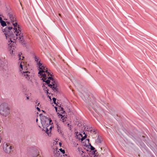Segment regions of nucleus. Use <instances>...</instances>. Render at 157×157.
<instances>
[{"label": "nucleus", "mask_w": 157, "mask_h": 157, "mask_svg": "<svg viewBox=\"0 0 157 157\" xmlns=\"http://www.w3.org/2000/svg\"><path fill=\"white\" fill-rule=\"evenodd\" d=\"M86 135H85L83 137H82V138L81 139V140L82 141L84 139H85L86 138Z\"/></svg>", "instance_id": "4be33fe9"}, {"label": "nucleus", "mask_w": 157, "mask_h": 157, "mask_svg": "<svg viewBox=\"0 0 157 157\" xmlns=\"http://www.w3.org/2000/svg\"><path fill=\"white\" fill-rule=\"evenodd\" d=\"M2 17H0V22L2 21Z\"/></svg>", "instance_id": "a878e982"}, {"label": "nucleus", "mask_w": 157, "mask_h": 157, "mask_svg": "<svg viewBox=\"0 0 157 157\" xmlns=\"http://www.w3.org/2000/svg\"><path fill=\"white\" fill-rule=\"evenodd\" d=\"M59 118H60V120L62 121L63 122H64L65 120V117H64V116H63L62 114H59Z\"/></svg>", "instance_id": "4468645a"}, {"label": "nucleus", "mask_w": 157, "mask_h": 157, "mask_svg": "<svg viewBox=\"0 0 157 157\" xmlns=\"http://www.w3.org/2000/svg\"><path fill=\"white\" fill-rule=\"evenodd\" d=\"M31 94L30 93L28 94H25V96L27 100H30L31 98Z\"/></svg>", "instance_id": "2eb2a0df"}, {"label": "nucleus", "mask_w": 157, "mask_h": 157, "mask_svg": "<svg viewBox=\"0 0 157 157\" xmlns=\"http://www.w3.org/2000/svg\"><path fill=\"white\" fill-rule=\"evenodd\" d=\"M23 39H24L23 36ZM6 39L7 40H8L9 42H10V41H11V42H14V41H13V40H18L20 42H21L22 43H23L24 42V39H23V40L22 41H20V40H19L18 39H12V38L11 39V38H10V37L9 38L8 37L7 39Z\"/></svg>", "instance_id": "f8f14e48"}, {"label": "nucleus", "mask_w": 157, "mask_h": 157, "mask_svg": "<svg viewBox=\"0 0 157 157\" xmlns=\"http://www.w3.org/2000/svg\"><path fill=\"white\" fill-rule=\"evenodd\" d=\"M57 130L59 134H62L61 130V128L59 125H57Z\"/></svg>", "instance_id": "dca6fc26"}, {"label": "nucleus", "mask_w": 157, "mask_h": 157, "mask_svg": "<svg viewBox=\"0 0 157 157\" xmlns=\"http://www.w3.org/2000/svg\"><path fill=\"white\" fill-rule=\"evenodd\" d=\"M44 90L45 93H46L48 95V94H50L48 92V89H47V88H44Z\"/></svg>", "instance_id": "a211bd4d"}, {"label": "nucleus", "mask_w": 157, "mask_h": 157, "mask_svg": "<svg viewBox=\"0 0 157 157\" xmlns=\"http://www.w3.org/2000/svg\"><path fill=\"white\" fill-rule=\"evenodd\" d=\"M61 109H62V111H63V112H64V111H63V108H61Z\"/></svg>", "instance_id": "c85d7f7f"}, {"label": "nucleus", "mask_w": 157, "mask_h": 157, "mask_svg": "<svg viewBox=\"0 0 157 157\" xmlns=\"http://www.w3.org/2000/svg\"><path fill=\"white\" fill-rule=\"evenodd\" d=\"M59 16H61V14L60 13H59Z\"/></svg>", "instance_id": "72a5a7b5"}, {"label": "nucleus", "mask_w": 157, "mask_h": 157, "mask_svg": "<svg viewBox=\"0 0 157 157\" xmlns=\"http://www.w3.org/2000/svg\"><path fill=\"white\" fill-rule=\"evenodd\" d=\"M39 154V151L37 150H36L33 151L32 155L33 157H37Z\"/></svg>", "instance_id": "9b49d317"}, {"label": "nucleus", "mask_w": 157, "mask_h": 157, "mask_svg": "<svg viewBox=\"0 0 157 157\" xmlns=\"http://www.w3.org/2000/svg\"><path fill=\"white\" fill-rule=\"evenodd\" d=\"M77 151L78 152V154L80 155L82 157H83L85 156V153H84L82 149L81 148L78 147L77 150Z\"/></svg>", "instance_id": "9d476101"}, {"label": "nucleus", "mask_w": 157, "mask_h": 157, "mask_svg": "<svg viewBox=\"0 0 157 157\" xmlns=\"http://www.w3.org/2000/svg\"><path fill=\"white\" fill-rule=\"evenodd\" d=\"M9 22H8L7 23V24H9Z\"/></svg>", "instance_id": "f704fd0d"}, {"label": "nucleus", "mask_w": 157, "mask_h": 157, "mask_svg": "<svg viewBox=\"0 0 157 157\" xmlns=\"http://www.w3.org/2000/svg\"><path fill=\"white\" fill-rule=\"evenodd\" d=\"M102 140V138L99 136H98L97 139L96 140V142L97 144L101 143Z\"/></svg>", "instance_id": "ddd939ff"}, {"label": "nucleus", "mask_w": 157, "mask_h": 157, "mask_svg": "<svg viewBox=\"0 0 157 157\" xmlns=\"http://www.w3.org/2000/svg\"><path fill=\"white\" fill-rule=\"evenodd\" d=\"M59 150L63 154H64L65 153V151H64V150H63L61 148H60V149H59Z\"/></svg>", "instance_id": "412c9836"}, {"label": "nucleus", "mask_w": 157, "mask_h": 157, "mask_svg": "<svg viewBox=\"0 0 157 157\" xmlns=\"http://www.w3.org/2000/svg\"><path fill=\"white\" fill-rule=\"evenodd\" d=\"M52 100H53V101L54 103V104H56V98H53V99H52Z\"/></svg>", "instance_id": "5701e85b"}, {"label": "nucleus", "mask_w": 157, "mask_h": 157, "mask_svg": "<svg viewBox=\"0 0 157 157\" xmlns=\"http://www.w3.org/2000/svg\"><path fill=\"white\" fill-rule=\"evenodd\" d=\"M37 66L39 71L38 74L41 76L40 77H43L45 79H46L47 78L49 79L51 78L49 75L51 76L52 74L50 72L48 71L47 68L44 65L40 62V60L37 63Z\"/></svg>", "instance_id": "f03ea898"}, {"label": "nucleus", "mask_w": 157, "mask_h": 157, "mask_svg": "<svg viewBox=\"0 0 157 157\" xmlns=\"http://www.w3.org/2000/svg\"><path fill=\"white\" fill-rule=\"evenodd\" d=\"M90 131H91V132H95V131H93L92 130H90Z\"/></svg>", "instance_id": "c756f323"}, {"label": "nucleus", "mask_w": 157, "mask_h": 157, "mask_svg": "<svg viewBox=\"0 0 157 157\" xmlns=\"http://www.w3.org/2000/svg\"><path fill=\"white\" fill-rule=\"evenodd\" d=\"M41 124L44 128L47 127L50 124H52V120L48 118L44 117L43 120H41Z\"/></svg>", "instance_id": "0eeeda50"}, {"label": "nucleus", "mask_w": 157, "mask_h": 157, "mask_svg": "<svg viewBox=\"0 0 157 157\" xmlns=\"http://www.w3.org/2000/svg\"><path fill=\"white\" fill-rule=\"evenodd\" d=\"M0 68L3 71L9 70L8 62L4 57L0 56Z\"/></svg>", "instance_id": "39448f33"}, {"label": "nucleus", "mask_w": 157, "mask_h": 157, "mask_svg": "<svg viewBox=\"0 0 157 157\" xmlns=\"http://www.w3.org/2000/svg\"><path fill=\"white\" fill-rule=\"evenodd\" d=\"M3 149L4 151L7 153H10L13 151L12 147L6 143H4L3 144Z\"/></svg>", "instance_id": "6e6552de"}, {"label": "nucleus", "mask_w": 157, "mask_h": 157, "mask_svg": "<svg viewBox=\"0 0 157 157\" xmlns=\"http://www.w3.org/2000/svg\"><path fill=\"white\" fill-rule=\"evenodd\" d=\"M36 122H37L38 121V119H36Z\"/></svg>", "instance_id": "2f4dec72"}, {"label": "nucleus", "mask_w": 157, "mask_h": 157, "mask_svg": "<svg viewBox=\"0 0 157 157\" xmlns=\"http://www.w3.org/2000/svg\"><path fill=\"white\" fill-rule=\"evenodd\" d=\"M0 22L2 25L3 27H4V26L6 25V22L4 21H2Z\"/></svg>", "instance_id": "f3484780"}, {"label": "nucleus", "mask_w": 157, "mask_h": 157, "mask_svg": "<svg viewBox=\"0 0 157 157\" xmlns=\"http://www.w3.org/2000/svg\"><path fill=\"white\" fill-rule=\"evenodd\" d=\"M52 124H50L47 127H45V128H43V130L47 133L48 135L49 136L50 134L51 130L52 128Z\"/></svg>", "instance_id": "1a4fd4ad"}, {"label": "nucleus", "mask_w": 157, "mask_h": 157, "mask_svg": "<svg viewBox=\"0 0 157 157\" xmlns=\"http://www.w3.org/2000/svg\"><path fill=\"white\" fill-rule=\"evenodd\" d=\"M21 55L20 54H19L18 55V58H19V59H20V60H22L24 58V57L23 56H21Z\"/></svg>", "instance_id": "6ab92c4d"}, {"label": "nucleus", "mask_w": 157, "mask_h": 157, "mask_svg": "<svg viewBox=\"0 0 157 157\" xmlns=\"http://www.w3.org/2000/svg\"><path fill=\"white\" fill-rule=\"evenodd\" d=\"M94 149V147L91 146V150H93Z\"/></svg>", "instance_id": "bb28decb"}, {"label": "nucleus", "mask_w": 157, "mask_h": 157, "mask_svg": "<svg viewBox=\"0 0 157 157\" xmlns=\"http://www.w3.org/2000/svg\"><path fill=\"white\" fill-rule=\"evenodd\" d=\"M55 109H56V111H57V108L56 107H55Z\"/></svg>", "instance_id": "473e14b6"}, {"label": "nucleus", "mask_w": 157, "mask_h": 157, "mask_svg": "<svg viewBox=\"0 0 157 157\" xmlns=\"http://www.w3.org/2000/svg\"><path fill=\"white\" fill-rule=\"evenodd\" d=\"M39 104H40V103H38V104H37V105L38 106L39 105Z\"/></svg>", "instance_id": "7c9ffc66"}, {"label": "nucleus", "mask_w": 157, "mask_h": 157, "mask_svg": "<svg viewBox=\"0 0 157 157\" xmlns=\"http://www.w3.org/2000/svg\"><path fill=\"white\" fill-rule=\"evenodd\" d=\"M35 60L37 64V63L38 62V61H40V60H39V58L36 56L35 57Z\"/></svg>", "instance_id": "aec40b11"}, {"label": "nucleus", "mask_w": 157, "mask_h": 157, "mask_svg": "<svg viewBox=\"0 0 157 157\" xmlns=\"http://www.w3.org/2000/svg\"><path fill=\"white\" fill-rule=\"evenodd\" d=\"M59 145L60 146H61L62 144L61 143H59Z\"/></svg>", "instance_id": "cd10ccee"}, {"label": "nucleus", "mask_w": 157, "mask_h": 157, "mask_svg": "<svg viewBox=\"0 0 157 157\" xmlns=\"http://www.w3.org/2000/svg\"><path fill=\"white\" fill-rule=\"evenodd\" d=\"M36 109L37 110L39 111H40V108L38 107H37L36 108Z\"/></svg>", "instance_id": "393cba45"}, {"label": "nucleus", "mask_w": 157, "mask_h": 157, "mask_svg": "<svg viewBox=\"0 0 157 157\" xmlns=\"http://www.w3.org/2000/svg\"><path fill=\"white\" fill-rule=\"evenodd\" d=\"M13 50H11L10 51V54L12 55V54H13Z\"/></svg>", "instance_id": "b1692460"}, {"label": "nucleus", "mask_w": 157, "mask_h": 157, "mask_svg": "<svg viewBox=\"0 0 157 157\" xmlns=\"http://www.w3.org/2000/svg\"><path fill=\"white\" fill-rule=\"evenodd\" d=\"M9 17L11 21L13 27L8 26L4 29V34L7 39L8 37L13 39H18L20 41L23 40V33H21V29L19 27L16 21L15 16L12 13H9Z\"/></svg>", "instance_id": "f257e3e1"}, {"label": "nucleus", "mask_w": 157, "mask_h": 157, "mask_svg": "<svg viewBox=\"0 0 157 157\" xmlns=\"http://www.w3.org/2000/svg\"><path fill=\"white\" fill-rule=\"evenodd\" d=\"M10 113V109L8 104L2 103L0 105V114L4 117L8 116Z\"/></svg>", "instance_id": "7ed1b4c3"}, {"label": "nucleus", "mask_w": 157, "mask_h": 157, "mask_svg": "<svg viewBox=\"0 0 157 157\" xmlns=\"http://www.w3.org/2000/svg\"><path fill=\"white\" fill-rule=\"evenodd\" d=\"M51 78V79H50V80H52V82H51V84H49L48 85V86H49L50 88H52V90H53L54 92H57L58 91V88L57 85L56 84V83L52 79V77L50 76ZM43 78L42 79V80H43V82H45L48 84H49L50 82V81L49 80H47L46 81L45 80L47 78H47L46 79H45L43 77Z\"/></svg>", "instance_id": "423d86ee"}, {"label": "nucleus", "mask_w": 157, "mask_h": 157, "mask_svg": "<svg viewBox=\"0 0 157 157\" xmlns=\"http://www.w3.org/2000/svg\"><path fill=\"white\" fill-rule=\"evenodd\" d=\"M25 67H23L21 63L19 68V71L21 72L20 75L26 80H29L30 79V73L29 71L25 70Z\"/></svg>", "instance_id": "20e7f679"}]
</instances>
